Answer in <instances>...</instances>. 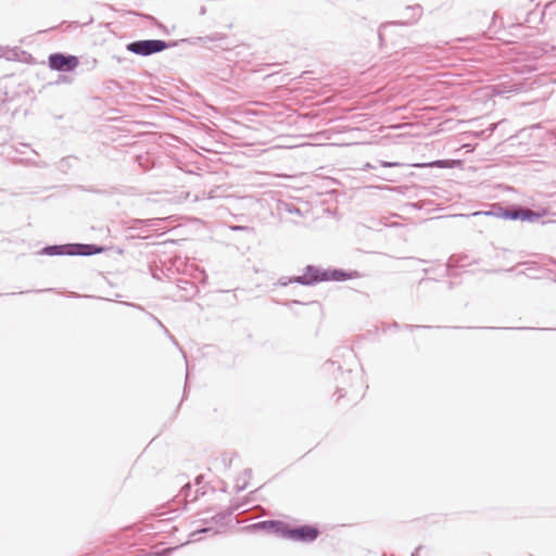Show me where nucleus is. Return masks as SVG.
Wrapping results in <instances>:
<instances>
[{
    "mask_svg": "<svg viewBox=\"0 0 556 556\" xmlns=\"http://www.w3.org/2000/svg\"><path fill=\"white\" fill-rule=\"evenodd\" d=\"M166 43L162 40H140L131 42L127 49L136 54L149 55L155 52L163 51Z\"/></svg>",
    "mask_w": 556,
    "mask_h": 556,
    "instance_id": "obj_1",
    "label": "nucleus"
},
{
    "mask_svg": "<svg viewBox=\"0 0 556 556\" xmlns=\"http://www.w3.org/2000/svg\"><path fill=\"white\" fill-rule=\"evenodd\" d=\"M318 530L313 526H302L295 529H288L283 534L295 541L311 542L318 536Z\"/></svg>",
    "mask_w": 556,
    "mask_h": 556,
    "instance_id": "obj_2",
    "label": "nucleus"
},
{
    "mask_svg": "<svg viewBox=\"0 0 556 556\" xmlns=\"http://www.w3.org/2000/svg\"><path fill=\"white\" fill-rule=\"evenodd\" d=\"M50 67L56 71H73L78 65V60L73 55L60 53L51 54L49 58Z\"/></svg>",
    "mask_w": 556,
    "mask_h": 556,
    "instance_id": "obj_3",
    "label": "nucleus"
},
{
    "mask_svg": "<svg viewBox=\"0 0 556 556\" xmlns=\"http://www.w3.org/2000/svg\"><path fill=\"white\" fill-rule=\"evenodd\" d=\"M503 216L509 219L535 222L542 216V214L533 212L531 210H517L513 212H505Z\"/></svg>",
    "mask_w": 556,
    "mask_h": 556,
    "instance_id": "obj_4",
    "label": "nucleus"
},
{
    "mask_svg": "<svg viewBox=\"0 0 556 556\" xmlns=\"http://www.w3.org/2000/svg\"><path fill=\"white\" fill-rule=\"evenodd\" d=\"M445 165H446L445 161H437L434 163L429 164V166H439V167H442V166H445Z\"/></svg>",
    "mask_w": 556,
    "mask_h": 556,
    "instance_id": "obj_5",
    "label": "nucleus"
},
{
    "mask_svg": "<svg viewBox=\"0 0 556 556\" xmlns=\"http://www.w3.org/2000/svg\"><path fill=\"white\" fill-rule=\"evenodd\" d=\"M281 523L280 522H270L269 523V527L270 528H274V527H279L280 528Z\"/></svg>",
    "mask_w": 556,
    "mask_h": 556,
    "instance_id": "obj_6",
    "label": "nucleus"
},
{
    "mask_svg": "<svg viewBox=\"0 0 556 556\" xmlns=\"http://www.w3.org/2000/svg\"><path fill=\"white\" fill-rule=\"evenodd\" d=\"M103 249L99 248V249H94V251H92L93 253H99V252H102Z\"/></svg>",
    "mask_w": 556,
    "mask_h": 556,
    "instance_id": "obj_7",
    "label": "nucleus"
}]
</instances>
